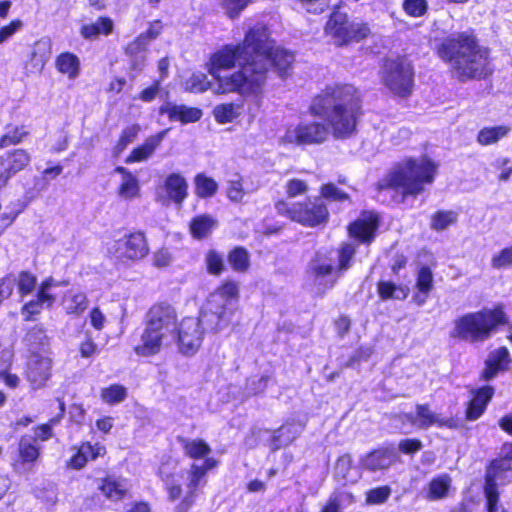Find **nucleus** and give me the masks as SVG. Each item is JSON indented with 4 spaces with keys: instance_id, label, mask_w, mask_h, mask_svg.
Masks as SVG:
<instances>
[{
    "instance_id": "nucleus-1",
    "label": "nucleus",
    "mask_w": 512,
    "mask_h": 512,
    "mask_svg": "<svg viewBox=\"0 0 512 512\" xmlns=\"http://www.w3.org/2000/svg\"><path fill=\"white\" fill-rule=\"evenodd\" d=\"M269 48L267 28L256 25L242 43L226 46L212 58L210 73L218 80V93L257 94L266 83Z\"/></svg>"
},
{
    "instance_id": "nucleus-2",
    "label": "nucleus",
    "mask_w": 512,
    "mask_h": 512,
    "mask_svg": "<svg viewBox=\"0 0 512 512\" xmlns=\"http://www.w3.org/2000/svg\"><path fill=\"white\" fill-rule=\"evenodd\" d=\"M360 108L358 91L349 84L327 87L311 105L313 114L326 120L328 130L337 139L355 134Z\"/></svg>"
},
{
    "instance_id": "nucleus-3",
    "label": "nucleus",
    "mask_w": 512,
    "mask_h": 512,
    "mask_svg": "<svg viewBox=\"0 0 512 512\" xmlns=\"http://www.w3.org/2000/svg\"><path fill=\"white\" fill-rule=\"evenodd\" d=\"M438 54L450 63L453 74L461 81L482 79L492 73L489 50L479 45L473 35L461 33L443 40Z\"/></svg>"
},
{
    "instance_id": "nucleus-4",
    "label": "nucleus",
    "mask_w": 512,
    "mask_h": 512,
    "mask_svg": "<svg viewBox=\"0 0 512 512\" xmlns=\"http://www.w3.org/2000/svg\"><path fill=\"white\" fill-rule=\"evenodd\" d=\"M438 166L429 158H409L394 165L387 175L378 182L379 189L400 190L403 196L422 193L425 185H431Z\"/></svg>"
},
{
    "instance_id": "nucleus-5",
    "label": "nucleus",
    "mask_w": 512,
    "mask_h": 512,
    "mask_svg": "<svg viewBox=\"0 0 512 512\" xmlns=\"http://www.w3.org/2000/svg\"><path fill=\"white\" fill-rule=\"evenodd\" d=\"M177 319V312L172 305L165 302L153 305L145 317L142 343L134 348L136 354L145 357L155 355L162 345L174 340Z\"/></svg>"
},
{
    "instance_id": "nucleus-6",
    "label": "nucleus",
    "mask_w": 512,
    "mask_h": 512,
    "mask_svg": "<svg viewBox=\"0 0 512 512\" xmlns=\"http://www.w3.org/2000/svg\"><path fill=\"white\" fill-rule=\"evenodd\" d=\"M506 323L505 313L501 307L484 308L478 312L467 313L454 321L452 337L477 342L487 340L492 332Z\"/></svg>"
},
{
    "instance_id": "nucleus-7",
    "label": "nucleus",
    "mask_w": 512,
    "mask_h": 512,
    "mask_svg": "<svg viewBox=\"0 0 512 512\" xmlns=\"http://www.w3.org/2000/svg\"><path fill=\"white\" fill-rule=\"evenodd\" d=\"M239 286L236 282L227 281L212 292L201 311L202 321L212 331L226 327L233 312L237 309Z\"/></svg>"
},
{
    "instance_id": "nucleus-8",
    "label": "nucleus",
    "mask_w": 512,
    "mask_h": 512,
    "mask_svg": "<svg viewBox=\"0 0 512 512\" xmlns=\"http://www.w3.org/2000/svg\"><path fill=\"white\" fill-rule=\"evenodd\" d=\"M380 74L382 83L393 94L401 97L411 94L414 71L407 59L400 57L386 59Z\"/></svg>"
},
{
    "instance_id": "nucleus-9",
    "label": "nucleus",
    "mask_w": 512,
    "mask_h": 512,
    "mask_svg": "<svg viewBox=\"0 0 512 512\" xmlns=\"http://www.w3.org/2000/svg\"><path fill=\"white\" fill-rule=\"evenodd\" d=\"M275 208L279 214L308 227L326 223L329 218L328 209L321 198L307 199L292 205L285 201H278Z\"/></svg>"
},
{
    "instance_id": "nucleus-10",
    "label": "nucleus",
    "mask_w": 512,
    "mask_h": 512,
    "mask_svg": "<svg viewBox=\"0 0 512 512\" xmlns=\"http://www.w3.org/2000/svg\"><path fill=\"white\" fill-rule=\"evenodd\" d=\"M325 32L336 45L342 46L366 38L370 34V28L366 23L348 21L346 13L336 10L330 15Z\"/></svg>"
},
{
    "instance_id": "nucleus-11",
    "label": "nucleus",
    "mask_w": 512,
    "mask_h": 512,
    "mask_svg": "<svg viewBox=\"0 0 512 512\" xmlns=\"http://www.w3.org/2000/svg\"><path fill=\"white\" fill-rule=\"evenodd\" d=\"M203 324L205 322L202 321V317H186L182 319L177 333V340L179 350L183 355L192 356L201 347L204 338Z\"/></svg>"
},
{
    "instance_id": "nucleus-12",
    "label": "nucleus",
    "mask_w": 512,
    "mask_h": 512,
    "mask_svg": "<svg viewBox=\"0 0 512 512\" xmlns=\"http://www.w3.org/2000/svg\"><path fill=\"white\" fill-rule=\"evenodd\" d=\"M162 30V22L154 20L130 43V70L141 71L143 69L147 60L148 46L162 33Z\"/></svg>"
},
{
    "instance_id": "nucleus-13",
    "label": "nucleus",
    "mask_w": 512,
    "mask_h": 512,
    "mask_svg": "<svg viewBox=\"0 0 512 512\" xmlns=\"http://www.w3.org/2000/svg\"><path fill=\"white\" fill-rule=\"evenodd\" d=\"M218 461L214 458H206L202 464L193 463L189 470L186 471V489L187 492L177 506V512H187L193 505L197 497V489L204 480L206 473L216 467Z\"/></svg>"
},
{
    "instance_id": "nucleus-14",
    "label": "nucleus",
    "mask_w": 512,
    "mask_h": 512,
    "mask_svg": "<svg viewBox=\"0 0 512 512\" xmlns=\"http://www.w3.org/2000/svg\"><path fill=\"white\" fill-rule=\"evenodd\" d=\"M328 133V127L320 122L301 123L288 129L282 141L297 145L319 144L327 139Z\"/></svg>"
},
{
    "instance_id": "nucleus-15",
    "label": "nucleus",
    "mask_w": 512,
    "mask_h": 512,
    "mask_svg": "<svg viewBox=\"0 0 512 512\" xmlns=\"http://www.w3.org/2000/svg\"><path fill=\"white\" fill-rule=\"evenodd\" d=\"M52 54V44L49 38H41L36 41L24 63L27 76L40 74Z\"/></svg>"
},
{
    "instance_id": "nucleus-16",
    "label": "nucleus",
    "mask_w": 512,
    "mask_h": 512,
    "mask_svg": "<svg viewBox=\"0 0 512 512\" xmlns=\"http://www.w3.org/2000/svg\"><path fill=\"white\" fill-rule=\"evenodd\" d=\"M30 162L29 154L23 149L0 156V188L16 173L23 170Z\"/></svg>"
},
{
    "instance_id": "nucleus-17",
    "label": "nucleus",
    "mask_w": 512,
    "mask_h": 512,
    "mask_svg": "<svg viewBox=\"0 0 512 512\" xmlns=\"http://www.w3.org/2000/svg\"><path fill=\"white\" fill-rule=\"evenodd\" d=\"M52 360L50 357L33 352L28 361V379L35 388L45 385L50 378Z\"/></svg>"
},
{
    "instance_id": "nucleus-18",
    "label": "nucleus",
    "mask_w": 512,
    "mask_h": 512,
    "mask_svg": "<svg viewBox=\"0 0 512 512\" xmlns=\"http://www.w3.org/2000/svg\"><path fill=\"white\" fill-rule=\"evenodd\" d=\"M162 191L165 195L158 193L159 200L172 201L180 206L188 195V183L181 174L172 173L165 179Z\"/></svg>"
},
{
    "instance_id": "nucleus-19",
    "label": "nucleus",
    "mask_w": 512,
    "mask_h": 512,
    "mask_svg": "<svg viewBox=\"0 0 512 512\" xmlns=\"http://www.w3.org/2000/svg\"><path fill=\"white\" fill-rule=\"evenodd\" d=\"M378 228V217L369 213L349 225L348 230L352 237L363 243H370L374 239L375 231Z\"/></svg>"
},
{
    "instance_id": "nucleus-20",
    "label": "nucleus",
    "mask_w": 512,
    "mask_h": 512,
    "mask_svg": "<svg viewBox=\"0 0 512 512\" xmlns=\"http://www.w3.org/2000/svg\"><path fill=\"white\" fill-rule=\"evenodd\" d=\"M267 40L269 43V48L267 51H265V60H267V72L269 71V68L274 65L278 70L279 75L284 77L292 62L294 61V55L284 49L275 48L274 42L270 39L268 32Z\"/></svg>"
},
{
    "instance_id": "nucleus-21",
    "label": "nucleus",
    "mask_w": 512,
    "mask_h": 512,
    "mask_svg": "<svg viewBox=\"0 0 512 512\" xmlns=\"http://www.w3.org/2000/svg\"><path fill=\"white\" fill-rule=\"evenodd\" d=\"M159 112L168 115L171 121H181L182 123L196 122L202 116V111L198 108L176 105L170 102L163 104Z\"/></svg>"
},
{
    "instance_id": "nucleus-22",
    "label": "nucleus",
    "mask_w": 512,
    "mask_h": 512,
    "mask_svg": "<svg viewBox=\"0 0 512 512\" xmlns=\"http://www.w3.org/2000/svg\"><path fill=\"white\" fill-rule=\"evenodd\" d=\"M493 395L494 388L492 386L480 388L468 404L466 418L470 421L477 420L485 411Z\"/></svg>"
},
{
    "instance_id": "nucleus-23",
    "label": "nucleus",
    "mask_w": 512,
    "mask_h": 512,
    "mask_svg": "<svg viewBox=\"0 0 512 512\" xmlns=\"http://www.w3.org/2000/svg\"><path fill=\"white\" fill-rule=\"evenodd\" d=\"M309 272L315 280L324 279L327 276L335 274L340 275L333 265V258L324 252H317L309 263Z\"/></svg>"
},
{
    "instance_id": "nucleus-24",
    "label": "nucleus",
    "mask_w": 512,
    "mask_h": 512,
    "mask_svg": "<svg viewBox=\"0 0 512 512\" xmlns=\"http://www.w3.org/2000/svg\"><path fill=\"white\" fill-rule=\"evenodd\" d=\"M417 427L427 429L433 425L439 427H455L452 419H444L440 415L431 411L427 404L416 405Z\"/></svg>"
},
{
    "instance_id": "nucleus-25",
    "label": "nucleus",
    "mask_w": 512,
    "mask_h": 512,
    "mask_svg": "<svg viewBox=\"0 0 512 512\" xmlns=\"http://www.w3.org/2000/svg\"><path fill=\"white\" fill-rule=\"evenodd\" d=\"M510 363V357L508 349L501 347L493 351L486 361V367L482 373V377L485 380L494 378L499 371L507 369Z\"/></svg>"
},
{
    "instance_id": "nucleus-26",
    "label": "nucleus",
    "mask_w": 512,
    "mask_h": 512,
    "mask_svg": "<svg viewBox=\"0 0 512 512\" xmlns=\"http://www.w3.org/2000/svg\"><path fill=\"white\" fill-rule=\"evenodd\" d=\"M334 478L343 486L356 483L360 474L352 467V458L349 454L340 456L334 467Z\"/></svg>"
},
{
    "instance_id": "nucleus-27",
    "label": "nucleus",
    "mask_w": 512,
    "mask_h": 512,
    "mask_svg": "<svg viewBox=\"0 0 512 512\" xmlns=\"http://www.w3.org/2000/svg\"><path fill=\"white\" fill-rule=\"evenodd\" d=\"M55 301V295L38 291L35 299L23 305L21 314L24 316L25 321H30L33 319V316L40 314L45 307H52Z\"/></svg>"
},
{
    "instance_id": "nucleus-28",
    "label": "nucleus",
    "mask_w": 512,
    "mask_h": 512,
    "mask_svg": "<svg viewBox=\"0 0 512 512\" xmlns=\"http://www.w3.org/2000/svg\"><path fill=\"white\" fill-rule=\"evenodd\" d=\"M165 134L166 131L152 135L148 137L142 145L134 148L130 152V163L148 160L163 141Z\"/></svg>"
},
{
    "instance_id": "nucleus-29",
    "label": "nucleus",
    "mask_w": 512,
    "mask_h": 512,
    "mask_svg": "<svg viewBox=\"0 0 512 512\" xmlns=\"http://www.w3.org/2000/svg\"><path fill=\"white\" fill-rule=\"evenodd\" d=\"M89 305L86 294L80 290L70 289L63 298V306L67 314L80 316Z\"/></svg>"
},
{
    "instance_id": "nucleus-30",
    "label": "nucleus",
    "mask_w": 512,
    "mask_h": 512,
    "mask_svg": "<svg viewBox=\"0 0 512 512\" xmlns=\"http://www.w3.org/2000/svg\"><path fill=\"white\" fill-rule=\"evenodd\" d=\"M394 462L392 452L385 449L375 450L362 459V466L372 472L389 468Z\"/></svg>"
},
{
    "instance_id": "nucleus-31",
    "label": "nucleus",
    "mask_w": 512,
    "mask_h": 512,
    "mask_svg": "<svg viewBox=\"0 0 512 512\" xmlns=\"http://www.w3.org/2000/svg\"><path fill=\"white\" fill-rule=\"evenodd\" d=\"M113 30V21L107 17H100L96 22L85 24L80 29L84 39L93 40L100 35H109Z\"/></svg>"
},
{
    "instance_id": "nucleus-32",
    "label": "nucleus",
    "mask_w": 512,
    "mask_h": 512,
    "mask_svg": "<svg viewBox=\"0 0 512 512\" xmlns=\"http://www.w3.org/2000/svg\"><path fill=\"white\" fill-rule=\"evenodd\" d=\"M512 471V462L506 460L502 457L495 459L491 462L487 473H486V483L493 484L495 486L498 483L503 484L506 476L504 475L507 472Z\"/></svg>"
},
{
    "instance_id": "nucleus-33",
    "label": "nucleus",
    "mask_w": 512,
    "mask_h": 512,
    "mask_svg": "<svg viewBox=\"0 0 512 512\" xmlns=\"http://www.w3.org/2000/svg\"><path fill=\"white\" fill-rule=\"evenodd\" d=\"M185 455L193 459L208 458L211 453L210 446L202 439L179 438Z\"/></svg>"
},
{
    "instance_id": "nucleus-34",
    "label": "nucleus",
    "mask_w": 512,
    "mask_h": 512,
    "mask_svg": "<svg viewBox=\"0 0 512 512\" xmlns=\"http://www.w3.org/2000/svg\"><path fill=\"white\" fill-rule=\"evenodd\" d=\"M511 128L505 125L482 128L477 136V141L483 146L497 143L500 139L506 137Z\"/></svg>"
},
{
    "instance_id": "nucleus-35",
    "label": "nucleus",
    "mask_w": 512,
    "mask_h": 512,
    "mask_svg": "<svg viewBox=\"0 0 512 512\" xmlns=\"http://www.w3.org/2000/svg\"><path fill=\"white\" fill-rule=\"evenodd\" d=\"M216 220L209 215H199L190 223V232L193 237L203 239L207 237L211 231L216 227Z\"/></svg>"
},
{
    "instance_id": "nucleus-36",
    "label": "nucleus",
    "mask_w": 512,
    "mask_h": 512,
    "mask_svg": "<svg viewBox=\"0 0 512 512\" xmlns=\"http://www.w3.org/2000/svg\"><path fill=\"white\" fill-rule=\"evenodd\" d=\"M79 59L76 55L65 52L60 54L56 59V68L59 72L75 78L79 73Z\"/></svg>"
},
{
    "instance_id": "nucleus-37",
    "label": "nucleus",
    "mask_w": 512,
    "mask_h": 512,
    "mask_svg": "<svg viewBox=\"0 0 512 512\" xmlns=\"http://www.w3.org/2000/svg\"><path fill=\"white\" fill-rule=\"evenodd\" d=\"M241 109L242 105L240 104L224 103L214 108L213 115L218 123L225 124L239 117Z\"/></svg>"
},
{
    "instance_id": "nucleus-38",
    "label": "nucleus",
    "mask_w": 512,
    "mask_h": 512,
    "mask_svg": "<svg viewBox=\"0 0 512 512\" xmlns=\"http://www.w3.org/2000/svg\"><path fill=\"white\" fill-rule=\"evenodd\" d=\"M377 292L383 301L389 299L403 300L407 297L406 290L391 281H379L377 284Z\"/></svg>"
},
{
    "instance_id": "nucleus-39",
    "label": "nucleus",
    "mask_w": 512,
    "mask_h": 512,
    "mask_svg": "<svg viewBox=\"0 0 512 512\" xmlns=\"http://www.w3.org/2000/svg\"><path fill=\"white\" fill-rule=\"evenodd\" d=\"M228 263L237 272H246L250 266V256L243 247H236L228 254Z\"/></svg>"
},
{
    "instance_id": "nucleus-40",
    "label": "nucleus",
    "mask_w": 512,
    "mask_h": 512,
    "mask_svg": "<svg viewBox=\"0 0 512 512\" xmlns=\"http://www.w3.org/2000/svg\"><path fill=\"white\" fill-rule=\"evenodd\" d=\"M25 341L30 347V350L36 352L38 349H44L49 344V338L46 331L41 326L31 328L25 336Z\"/></svg>"
},
{
    "instance_id": "nucleus-41",
    "label": "nucleus",
    "mask_w": 512,
    "mask_h": 512,
    "mask_svg": "<svg viewBox=\"0 0 512 512\" xmlns=\"http://www.w3.org/2000/svg\"><path fill=\"white\" fill-rule=\"evenodd\" d=\"M458 215L454 211L440 210L431 217L430 227L434 231H444L457 222Z\"/></svg>"
},
{
    "instance_id": "nucleus-42",
    "label": "nucleus",
    "mask_w": 512,
    "mask_h": 512,
    "mask_svg": "<svg viewBox=\"0 0 512 512\" xmlns=\"http://www.w3.org/2000/svg\"><path fill=\"white\" fill-rule=\"evenodd\" d=\"M450 486L451 478L446 474L432 479L429 483L428 498L432 500L444 498L447 495Z\"/></svg>"
},
{
    "instance_id": "nucleus-43",
    "label": "nucleus",
    "mask_w": 512,
    "mask_h": 512,
    "mask_svg": "<svg viewBox=\"0 0 512 512\" xmlns=\"http://www.w3.org/2000/svg\"><path fill=\"white\" fill-rule=\"evenodd\" d=\"M19 455L23 462H34L39 456L36 439L31 436H23L19 442Z\"/></svg>"
},
{
    "instance_id": "nucleus-44",
    "label": "nucleus",
    "mask_w": 512,
    "mask_h": 512,
    "mask_svg": "<svg viewBox=\"0 0 512 512\" xmlns=\"http://www.w3.org/2000/svg\"><path fill=\"white\" fill-rule=\"evenodd\" d=\"M159 475L165 483L169 499L175 501L180 498L182 494V488L180 484L174 479L173 475L168 469L167 464H162L159 468Z\"/></svg>"
},
{
    "instance_id": "nucleus-45",
    "label": "nucleus",
    "mask_w": 512,
    "mask_h": 512,
    "mask_svg": "<svg viewBox=\"0 0 512 512\" xmlns=\"http://www.w3.org/2000/svg\"><path fill=\"white\" fill-rule=\"evenodd\" d=\"M356 254V246L353 243H343L338 249L337 272L341 275L351 267V261Z\"/></svg>"
},
{
    "instance_id": "nucleus-46",
    "label": "nucleus",
    "mask_w": 512,
    "mask_h": 512,
    "mask_svg": "<svg viewBox=\"0 0 512 512\" xmlns=\"http://www.w3.org/2000/svg\"><path fill=\"white\" fill-rule=\"evenodd\" d=\"M218 189L216 181L204 174L195 177V192L201 198L212 197Z\"/></svg>"
},
{
    "instance_id": "nucleus-47",
    "label": "nucleus",
    "mask_w": 512,
    "mask_h": 512,
    "mask_svg": "<svg viewBox=\"0 0 512 512\" xmlns=\"http://www.w3.org/2000/svg\"><path fill=\"white\" fill-rule=\"evenodd\" d=\"M27 134L24 126H7L6 132L0 137V148L19 144Z\"/></svg>"
},
{
    "instance_id": "nucleus-48",
    "label": "nucleus",
    "mask_w": 512,
    "mask_h": 512,
    "mask_svg": "<svg viewBox=\"0 0 512 512\" xmlns=\"http://www.w3.org/2000/svg\"><path fill=\"white\" fill-rule=\"evenodd\" d=\"M148 252L149 247L144 234H130V259H142Z\"/></svg>"
},
{
    "instance_id": "nucleus-49",
    "label": "nucleus",
    "mask_w": 512,
    "mask_h": 512,
    "mask_svg": "<svg viewBox=\"0 0 512 512\" xmlns=\"http://www.w3.org/2000/svg\"><path fill=\"white\" fill-rule=\"evenodd\" d=\"M59 402V413L57 416L50 420V423L43 424L38 426L35 429V436L33 438L40 439L42 441L48 440L52 437V425L57 424L64 416L65 413V403L61 399H58Z\"/></svg>"
},
{
    "instance_id": "nucleus-50",
    "label": "nucleus",
    "mask_w": 512,
    "mask_h": 512,
    "mask_svg": "<svg viewBox=\"0 0 512 512\" xmlns=\"http://www.w3.org/2000/svg\"><path fill=\"white\" fill-rule=\"evenodd\" d=\"M416 288L423 294H429L434 288L433 273L427 266L421 267L417 273Z\"/></svg>"
},
{
    "instance_id": "nucleus-51",
    "label": "nucleus",
    "mask_w": 512,
    "mask_h": 512,
    "mask_svg": "<svg viewBox=\"0 0 512 512\" xmlns=\"http://www.w3.org/2000/svg\"><path fill=\"white\" fill-rule=\"evenodd\" d=\"M16 279L18 291L22 296L32 293L37 284V278L30 272L22 271Z\"/></svg>"
},
{
    "instance_id": "nucleus-52",
    "label": "nucleus",
    "mask_w": 512,
    "mask_h": 512,
    "mask_svg": "<svg viewBox=\"0 0 512 512\" xmlns=\"http://www.w3.org/2000/svg\"><path fill=\"white\" fill-rule=\"evenodd\" d=\"M205 264L209 274L220 275L224 270L223 256L215 250H209L205 255Z\"/></svg>"
},
{
    "instance_id": "nucleus-53",
    "label": "nucleus",
    "mask_w": 512,
    "mask_h": 512,
    "mask_svg": "<svg viewBox=\"0 0 512 512\" xmlns=\"http://www.w3.org/2000/svg\"><path fill=\"white\" fill-rule=\"evenodd\" d=\"M126 397V388L121 385H111L101 390V399L108 404L121 402Z\"/></svg>"
},
{
    "instance_id": "nucleus-54",
    "label": "nucleus",
    "mask_w": 512,
    "mask_h": 512,
    "mask_svg": "<svg viewBox=\"0 0 512 512\" xmlns=\"http://www.w3.org/2000/svg\"><path fill=\"white\" fill-rule=\"evenodd\" d=\"M100 489L107 498L113 501H118L125 495V489L115 480H105Z\"/></svg>"
},
{
    "instance_id": "nucleus-55",
    "label": "nucleus",
    "mask_w": 512,
    "mask_h": 512,
    "mask_svg": "<svg viewBox=\"0 0 512 512\" xmlns=\"http://www.w3.org/2000/svg\"><path fill=\"white\" fill-rule=\"evenodd\" d=\"M227 197L235 203L242 201L245 192L243 189L242 181L239 176H235L227 182L226 188Z\"/></svg>"
},
{
    "instance_id": "nucleus-56",
    "label": "nucleus",
    "mask_w": 512,
    "mask_h": 512,
    "mask_svg": "<svg viewBox=\"0 0 512 512\" xmlns=\"http://www.w3.org/2000/svg\"><path fill=\"white\" fill-rule=\"evenodd\" d=\"M209 85L210 83L204 73H194L186 82V90L200 93L206 91Z\"/></svg>"
},
{
    "instance_id": "nucleus-57",
    "label": "nucleus",
    "mask_w": 512,
    "mask_h": 512,
    "mask_svg": "<svg viewBox=\"0 0 512 512\" xmlns=\"http://www.w3.org/2000/svg\"><path fill=\"white\" fill-rule=\"evenodd\" d=\"M390 494L391 488L389 486L373 488L367 492L366 502L372 505L383 504L387 501Z\"/></svg>"
},
{
    "instance_id": "nucleus-58",
    "label": "nucleus",
    "mask_w": 512,
    "mask_h": 512,
    "mask_svg": "<svg viewBox=\"0 0 512 512\" xmlns=\"http://www.w3.org/2000/svg\"><path fill=\"white\" fill-rule=\"evenodd\" d=\"M230 18H236L247 7L251 0H219Z\"/></svg>"
},
{
    "instance_id": "nucleus-59",
    "label": "nucleus",
    "mask_w": 512,
    "mask_h": 512,
    "mask_svg": "<svg viewBox=\"0 0 512 512\" xmlns=\"http://www.w3.org/2000/svg\"><path fill=\"white\" fill-rule=\"evenodd\" d=\"M402 7L411 17L423 16L428 9L426 0H404Z\"/></svg>"
},
{
    "instance_id": "nucleus-60",
    "label": "nucleus",
    "mask_w": 512,
    "mask_h": 512,
    "mask_svg": "<svg viewBox=\"0 0 512 512\" xmlns=\"http://www.w3.org/2000/svg\"><path fill=\"white\" fill-rule=\"evenodd\" d=\"M509 265H512V245L502 249L491 259V266L495 269L504 268Z\"/></svg>"
},
{
    "instance_id": "nucleus-61",
    "label": "nucleus",
    "mask_w": 512,
    "mask_h": 512,
    "mask_svg": "<svg viewBox=\"0 0 512 512\" xmlns=\"http://www.w3.org/2000/svg\"><path fill=\"white\" fill-rule=\"evenodd\" d=\"M321 196L333 201H344L349 198L348 194L338 189L333 183L321 187Z\"/></svg>"
},
{
    "instance_id": "nucleus-62",
    "label": "nucleus",
    "mask_w": 512,
    "mask_h": 512,
    "mask_svg": "<svg viewBox=\"0 0 512 512\" xmlns=\"http://www.w3.org/2000/svg\"><path fill=\"white\" fill-rule=\"evenodd\" d=\"M307 191L308 184L302 180L291 179L286 184V193L290 198L305 194Z\"/></svg>"
},
{
    "instance_id": "nucleus-63",
    "label": "nucleus",
    "mask_w": 512,
    "mask_h": 512,
    "mask_svg": "<svg viewBox=\"0 0 512 512\" xmlns=\"http://www.w3.org/2000/svg\"><path fill=\"white\" fill-rule=\"evenodd\" d=\"M286 433H290V427L289 426H282L278 430L274 432L271 448L272 450H277L281 446L287 445L289 442H291L294 438L287 436L286 438L282 439L283 436H285Z\"/></svg>"
},
{
    "instance_id": "nucleus-64",
    "label": "nucleus",
    "mask_w": 512,
    "mask_h": 512,
    "mask_svg": "<svg viewBox=\"0 0 512 512\" xmlns=\"http://www.w3.org/2000/svg\"><path fill=\"white\" fill-rule=\"evenodd\" d=\"M484 492L487 499V512H495L499 501L497 486L485 483Z\"/></svg>"
}]
</instances>
